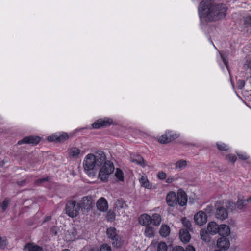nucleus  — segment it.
<instances>
[{"mask_svg": "<svg viewBox=\"0 0 251 251\" xmlns=\"http://www.w3.org/2000/svg\"><path fill=\"white\" fill-rule=\"evenodd\" d=\"M103 164L104 165L99 171V178L105 182L107 181L109 176L113 172L114 167L111 161H106V156L103 151H99L94 153L87 154L84 159L83 166L90 176H94L96 174L95 168Z\"/></svg>", "mask_w": 251, "mask_h": 251, "instance_id": "f257e3e1", "label": "nucleus"}, {"mask_svg": "<svg viewBox=\"0 0 251 251\" xmlns=\"http://www.w3.org/2000/svg\"><path fill=\"white\" fill-rule=\"evenodd\" d=\"M227 7L223 3H216L213 0H203L200 4L198 11L200 18L216 21L226 16Z\"/></svg>", "mask_w": 251, "mask_h": 251, "instance_id": "f03ea898", "label": "nucleus"}, {"mask_svg": "<svg viewBox=\"0 0 251 251\" xmlns=\"http://www.w3.org/2000/svg\"><path fill=\"white\" fill-rule=\"evenodd\" d=\"M80 209V205L75 201H69L66 204V213L70 217H76Z\"/></svg>", "mask_w": 251, "mask_h": 251, "instance_id": "7ed1b4c3", "label": "nucleus"}, {"mask_svg": "<svg viewBox=\"0 0 251 251\" xmlns=\"http://www.w3.org/2000/svg\"><path fill=\"white\" fill-rule=\"evenodd\" d=\"M80 208L84 212L90 211L95 205V200L89 196L83 197L78 202Z\"/></svg>", "mask_w": 251, "mask_h": 251, "instance_id": "20e7f679", "label": "nucleus"}, {"mask_svg": "<svg viewBox=\"0 0 251 251\" xmlns=\"http://www.w3.org/2000/svg\"><path fill=\"white\" fill-rule=\"evenodd\" d=\"M174 204H178L180 206L183 207L186 205L188 201V197L185 192L182 189H178L176 194L174 195Z\"/></svg>", "mask_w": 251, "mask_h": 251, "instance_id": "39448f33", "label": "nucleus"}, {"mask_svg": "<svg viewBox=\"0 0 251 251\" xmlns=\"http://www.w3.org/2000/svg\"><path fill=\"white\" fill-rule=\"evenodd\" d=\"M41 140V138L38 136H28L24 138L23 139L18 142V144L21 145L22 144H29L33 145H36L39 143Z\"/></svg>", "mask_w": 251, "mask_h": 251, "instance_id": "423d86ee", "label": "nucleus"}, {"mask_svg": "<svg viewBox=\"0 0 251 251\" xmlns=\"http://www.w3.org/2000/svg\"><path fill=\"white\" fill-rule=\"evenodd\" d=\"M207 216L206 214L200 211L197 212L194 217V222L199 226H202L207 222Z\"/></svg>", "mask_w": 251, "mask_h": 251, "instance_id": "0eeeda50", "label": "nucleus"}, {"mask_svg": "<svg viewBox=\"0 0 251 251\" xmlns=\"http://www.w3.org/2000/svg\"><path fill=\"white\" fill-rule=\"evenodd\" d=\"M112 123V120L109 118L99 119L92 124L94 128H100V127L106 126Z\"/></svg>", "mask_w": 251, "mask_h": 251, "instance_id": "6e6552de", "label": "nucleus"}, {"mask_svg": "<svg viewBox=\"0 0 251 251\" xmlns=\"http://www.w3.org/2000/svg\"><path fill=\"white\" fill-rule=\"evenodd\" d=\"M215 216L217 219L224 220L228 217V212L224 207L220 206L216 211Z\"/></svg>", "mask_w": 251, "mask_h": 251, "instance_id": "1a4fd4ad", "label": "nucleus"}, {"mask_svg": "<svg viewBox=\"0 0 251 251\" xmlns=\"http://www.w3.org/2000/svg\"><path fill=\"white\" fill-rule=\"evenodd\" d=\"M217 245L221 249L227 250L230 246V242L227 238L221 237L218 239Z\"/></svg>", "mask_w": 251, "mask_h": 251, "instance_id": "9d476101", "label": "nucleus"}, {"mask_svg": "<svg viewBox=\"0 0 251 251\" xmlns=\"http://www.w3.org/2000/svg\"><path fill=\"white\" fill-rule=\"evenodd\" d=\"M218 233L223 237L228 236L230 234V229L226 225H220L219 226Z\"/></svg>", "mask_w": 251, "mask_h": 251, "instance_id": "9b49d317", "label": "nucleus"}, {"mask_svg": "<svg viewBox=\"0 0 251 251\" xmlns=\"http://www.w3.org/2000/svg\"><path fill=\"white\" fill-rule=\"evenodd\" d=\"M97 208L101 211H106L108 209V203L105 198L101 197L96 203Z\"/></svg>", "mask_w": 251, "mask_h": 251, "instance_id": "f8f14e48", "label": "nucleus"}, {"mask_svg": "<svg viewBox=\"0 0 251 251\" xmlns=\"http://www.w3.org/2000/svg\"><path fill=\"white\" fill-rule=\"evenodd\" d=\"M219 226L215 222H210L208 224L207 230L211 235L218 233Z\"/></svg>", "mask_w": 251, "mask_h": 251, "instance_id": "ddd939ff", "label": "nucleus"}, {"mask_svg": "<svg viewBox=\"0 0 251 251\" xmlns=\"http://www.w3.org/2000/svg\"><path fill=\"white\" fill-rule=\"evenodd\" d=\"M151 222V217L147 214H142L139 218V223L143 226H149Z\"/></svg>", "mask_w": 251, "mask_h": 251, "instance_id": "4468645a", "label": "nucleus"}, {"mask_svg": "<svg viewBox=\"0 0 251 251\" xmlns=\"http://www.w3.org/2000/svg\"><path fill=\"white\" fill-rule=\"evenodd\" d=\"M24 250L28 251H44L43 248L34 243H28L24 247Z\"/></svg>", "mask_w": 251, "mask_h": 251, "instance_id": "2eb2a0df", "label": "nucleus"}, {"mask_svg": "<svg viewBox=\"0 0 251 251\" xmlns=\"http://www.w3.org/2000/svg\"><path fill=\"white\" fill-rule=\"evenodd\" d=\"M179 237L181 241L184 243L188 242L190 239V235L187 230L181 229L179 231Z\"/></svg>", "mask_w": 251, "mask_h": 251, "instance_id": "dca6fc26", "label": "nucleus"}, {"mask_svg": "<svg viewBox=\"0 0 251 251\" xmlns=\"http://www.w3.org/2000/svg\"><path fill=\"white\" fill-rule=\"evenodd\" d=\"M80 153V150L76 147H73L68 150L69 156L74 158H77Z\"/></svg>", "mask_w": 251, "mask_h": 251, "instance_id": "f3484780", "label": "nucleus"}, {"mask_svg": "<svg viewBox=\"0 0 251 251\" xmlns=\"http://www.w3.org/2000/svg\"><path fill=\"white\" fill-rule=\"evenodd\" d=\"M171 229L167 225H162L159 230L160 235L162 237H167L170 233Z\"/></svg>", "mask_w": 251, "mask_h": 251, "instance_id": "a211bd4d", "label": "nucleus"}, {"mask_svg": "<svg viewBox=\"0 0 251 251\" xmlns=\"http://www.w3.org/2000/svg\"><path fill=\"white\" fill-rule=\"evenodd\" d=\"M151 222L155 226H158L162 221L161 217L160 214L157 213L153 214L151 217Z\"/></svg>", "mask_w": 251, "mask_h": 251, "instance_id": "6ab92c4d", "label": "nucleus"}, {"mask_svg": "<svg viewBox=\"0 0 251 251\" xmlns=\"http://www.w3.org/2000/svg\"><path fill=\"white\" fill-rule=\"evenodd\" d=\"M155 230L154 228L151 226H147L145 229V235L146 237L149 238L152 237L154 236Z\"/></svg>", "mask_w": 251, "mask_h": 251, "instance_id": "aec40b11", "label": "nucleus"}, {"mask_svg": "<svg viewBox=\"0 0 251 251\" xmlns=\"http://www.w3.org/2000/svg\"><path fill=\"white\" fill-rule=\"evenodd\" d=\"M131 161L140 165H143L144 163V159L140 155H132L131 156Z\"/></svg>", "mask_w": 251, "mask_h": 251, "instance_id": "412c9836", "label": "nucleus"}, {"mask_svg": "<svg viewBox=\"0 0 251 251\" xmlns=\"http://www.w3.org/2000/svg\"><path fill=\"white\" fill-rule=\"evenodd\" d=\"M187 166V161L184 160H179L175 164V168L177 171H181L185 169Z\"/></svg>", "mask_w": 251, "mask_h": 251, "instance_id": "4be33fe9", "label": "nucleus"}, {"mask_svg": "<svg viewBox=\"0 0 251 251\" xmlns=\"http://www.w3.org/2000/svg\"><path fill=\"white\" fill-rule=\"evenodd\" d=\"M246 202L243 198L239 197L236 203V207L239 209H244L247 207Z\"/></svg>", "mask_w": 251, "mask_h": 251, "instance_id": "5701e85b", "label": "nucleus"}, {"mask_svg": "<svg viewBox=\"0 0 251 251\" xmlns=\"http://www.w3.org/2000/svg\"><path fill=\"white\" fill-rule=\"evenodd\" d=\"M111 242L113 246L116 248H120L123 244V241L119 235L113 239Z\"/></svg>", "mask_w": 251, "mask_h": 251, "instance_id": "b1692460", "label": "nucleus"}, {"mask_svg": "<svg viewBox=\"0 0 251 251\" xmlns=\"http://www.w3.org/2000/svg\"><path fill=\"white\" fill-rule=\"evenodd\" d=\"M200 235L202 240L208 242L210 240V237L208 233V231L204 229H202L200 232Z\"/></svg>", "mask_w": 251, "mask_h": 251, "instance_id": "393cba45", "label": "nucleus"}, {"mask_svg": "<svg viewBox=\"0 0 251 251\" xmlns=\"http://www.w3.org/2000/svg\"><path fill=\"white\" fill-rule=\"evenodd\" d=\"M107 234L111 240L118 235L116 233V229L113 227H110L107 229Z\"/></svg>", "mask_w": 251, "mask_h": 251, "instance_id": "a878e982", "label": "nucleus"}, {"mask_svg": "<svg viewBox=\"0 0 251 251\" xmlns=\"http://www.w3.org/2000/svg\"><path fill=\"white\" fill-rule=\"evenodd\" d=\"M115 207L118 209H124L127 207V205L124 201L122 199H118L115 203Z\"/></svg>", "mask_w": 251, "mask_h": 251, "instance_id": "bb28decb", "label": "nucleus"}, {"mask_svg": "<svg viewBox=\"0 0 251 251\" xmlns=\"http://www.w3.org/2000/svg\"><path fill=\"white\" fill-rule=\"evenodd\" d=\"M171 136H170L169 137L167 134H164L159 137V138L158 139V141L160 143L166 144L171 141Z\"/></svg>", "mask_w": 251, "mask_h": 251, "instance_id": "cd10ccee", "label": "nucleus"}, {"mask_svg": "<svg viewBox=\"0 0 251 251\" xmlns=\"http://www.w3.org/2000/svg\"><path fill=\"white\" fill-rule=\"evenodd\" d=\"M115 176L116 177L119 179V180H120V181L124 180L123 173L120 169H119V168L116 169Z\"/></svg>", "mask_w": 251, "mask_h": 251, "instance_id": "c85d7f7f", "label": "nucleus"}, {"mask_svg": "<svg viewBox=\"0 0 251 251\" xmlns=\"http://www.w3.org/2000/svg\"><path fill=\"white\" fill-rule=\"evenodd\" d=\"M166 202L169 206H173V192L170 191L166 196Z\"/></svg>", "mask_w": 251, "mask_h": 251, "instance_id": "c756f323", "label": "nucleus"}, {"mask_svg": "<svg viewBox=\"0 0 251 251\" xmlns=\"http://www.w3.org/2000/svg\"><path fill=\"white\" fill-rule=\"evenodd\" d=\"M181 222L183 225L187 227L188 229H190L191 227V222L186 218L184 217L181 219Z\"/></svg>", "mask_w": 251, "mask_h": 251, "instance_id": "7c9ffc66", "label": "nucleus"}, {"mask_svg": "<svg viewBox=\"0 0 251 251\" xmlns=\"http://www.w3.org/2000/svg\"><path fill=\"white\" fill-rule=\"evenodd\" d=\"M141 184V186L145 187V188H148L149 186V182L148 180V179L142 176L141 178L139 180Z\"/></svg>", "mask_w": 251, "mask_h": 251, "instance_id": "2f4dec72", "label": "nucleus"}, {"mask_svg": "<svg viewBox=\"0 0 251 251\" xmlns=\"http://www.w3.org/2000/svg\"><path fill=\"white\" fill-rule=\"evenodd\" d=\"M167 246L165 242L159 243L157 246V251H167Z\"/></svg>", "mask_w": 251, "mask_h": 251, "instance_id": "473e14b6", "label": "nucleus"}, {"mask_svg": "<svg viewBox=\"0 0 251 251\" xmlns=\"http://www.w3.org/2000/svg\"><path fill=\"white\" fill-rule=\"evenodd\" d=\"M237 155L242 160H246L250 158L249 155L245 152H237Z\"/></svg>", "mask_w": 251, "mask_h": 251, "instance_id": "72a5a7b5", "label": "nucleus"}, {"mask_svg": "<svg viewBox=\"0 0 251 251\" xmlns=\"http://www.w3.org/2000/svg\"><path fill=\"white\" fill-rule=\"evenodd\" d=\"M226 160L232 163L233 164L236 161L237 158L236 156L232 154L227 155L226 157Z\"/></svg>", "mask_w": 251, "mask_h": 251, "instance_id": "f704fd0d", "label": "nucleus"}, {"mask_svg": "<svg viewBox=\"0 0 251 251\" xmlns=\"http://www.w3.org/2000/svg\"><path fill=\"white\" fill-rule=\"evenodd\" d=\"M218 149L220 151H227L228 149V146L224 143H217Z\"/></svg>", "mask_w": 251, "mask_h": 251, "instance_id": "c9c22d12", "label": "nucleus"}, {"mask_svg": "<svg viewBox=\"0 0 251 251\" xmlns=\"http://www.w3.org/2000/svg\"><path fill=\"white\" fill-rule=\"evenodd\" d=\"M115 214L113 212L109 211L107 213L106 218L108 221H112L114 220Z\"/></svg>", "mask_w": 251, "mask_h": 251, "instance_id": "e433bc0d", "label": "nucleus"}, {"mask_svg": "<svg viewBox=\"0 0 251 251\" xmlns=\"http://www.w3.org/2000/svg\"><path fill=\"white\" fill-rule=\"evenodd\" d=\"M99 251H111V249L107 244H104L101 246Z\"/></svg>", "mask_w": 251, "mask_h": 251, "instance_id": "4c0bfd02", "label": "nucleus"}, {"mask_svg": "<svg viewBox=\"0 0 251 251\" xmlns=\"http://www.w3.org/2000/svg\"><path fill=\"white\" fill-rule=\"evenodd\" d=\"M9 203V200L8 199H5L2 204V209L5 211L8 207Z\"/></svg>", "mask_w": 251, "mask_h": 251, "instance_id": "58836bf2", "label": "nucleus"}, {"mask_svg": "<svg viewBox=\"0 0 251 251\" xmlns=\"http://www.w3.org/2000/svg\"><path fill=\"white\" fill-rule=\"evenodd\" d=\"M58 141L62 142L68 139L69 136L67 133H63L60 136L58 137Z\"/></svg>", "mask_w": 251, "mask_h": 251, "instance_id": "ea45409f", "label": "nucleus"}, {"mask_svg": "<svg viewBox=\"0 0 251 251\" xmlns=\"http://www.w3.org/2000/svg\"><path fill=\"white\" fill-rule=\"evenodd\" d=\"M244 23L249 26H251V16H247L244 20Z\"/></svg>", "mask_w": 251, "mask_h": 251, "instance_id": "a19ab883", "label": "nucleus"}, {"mask_svg": "<svg viewBox=\"0 0 251 251\" xmlns=\"http://www.w3.org/2000/svg\"><path fill=\"white\" fill-rule=\"evenodd\" d=\"M7 246L6 242L0 236V249H4Z\"/></svg>", "mask_w": 251, "mask_h": 251, "instance_id": "79ce46f5", "label": "nucleus"}, {"mask_svg": "<svg viewBox=\"0 0 251 251\" xmlns=\"http://www.w3.org/2000/svg\"><path fill=\"white\" fill-rule=\"evenodd\" d=\"M158 177L159 179L163 180L164 179L166 176V174L163 172H159L158 173Z\"/></svg>", "mask_w": 251, "mask_h": 251, "instance_id": "37998d69", "label": "nucleus"}, {"mask_svg": "<svg viewBox=\"0 0 251 251\" xmlns=\"http://www.w3.org/2000/svg\"><path fill=\"white\" fill-rule=\"evenodd\" d=\"M49 178L48 177H45L43 178L38 179L36 181L35 183L36 184L43 183L45 181H48L49 180Z\"/></svg>", "mask_w": 251, "mask_h": 251, "instance_id": "c03bdc74", "label": "nucleus"}, {"mask_svg": "<svg viewBox=\"0 0 251 251\" xmlns=\"http://www.w3.org/2000/svg\"><path fill=\"white\" fill-rule=\"evenodd\" d=\"M238 87L239 89H242L245 85V82L244 80H239L237 82Z\"/></svg>", "mask_w": 251, "mask_h": 251, "instance_id": "a18cd8bd", "label": "nucleus"}, {"mask_svg": "<svg viewBox=\"0 0 251 251\" xmlns=\"http://www.w3.org/2000/svg\"><path fill=\"white\" fill-rule=\"evenodd\" d=\"M48 140L49 141H58V138L56 137V136H49L48 137Z\"/></svg>", "mask_w": 251, "mask_h": 251, "instance_id": "49530a36", "label": "nucleus"}, {"mask_svg": "<svg viewBox=\"0 0 251 251\" xmlns=\"http://www.w3.org/2000/svg\"><path fill=\"white\" fill-rule=\"evenodd\" d=\"M174 251H185L183 248L181 246H176L175 248H174Z\"/></svg>", "mask_w": 251, "mask_h": 251, "instance_id": "de8ad7c7", "label": "nucleus"}, {"mask_svg": "<svg viewBox=\"0 0 251 251\" xmlns=\"http://www.w3.org/2000/svg\"><path fill=\"white\" fill-rule=\"evenodd\" d=\"M185 251H195V250L193 246L189 245L186 248Z\"/></svg>", "mask_w": 251, "mask_h": 251, "instance_id": "09e8293b", "label": "nucleus"}, {"mask_svg": "<svg viewBox=\"0 0 251 251\" xmlns=\"http://www.w3.org/2000/svg\"><path fill=\"white\" fill-rule=\"evenodd\" d=\"M25 182H26V180L25 179H24V180H23L22 181L17 182V184H18V185H19L20 186H23L24 185H25Z\"/></svg>", "mask_w": 251, "mask_h": 251, "instance_id": "8fccbe9b", "label": "nucleus"}, {"mask_svg": "<svg viewBox=\"0 0 251 251\" xmlns=\"http://www.w3.org/2000/svg\"><path fill=\"white\" fill-rule=\"evenodd\" d=\"M221 58H222V60H223V61L224 62V63L225 64V65L226 66V67H227V61H226V60L224 58L222 54H221Z\"/></svg>", "mask_w": 251, "mask_h": 251, "instance_id": "3c124183", "label": "nucleus"}, {"mask_svg": "<svg viewBox=\"0 0 251 251\" xmlns=\"http://www.w3.org/2000/svg\"><path fill=\"white\" fill-rule=\"evenodd\" d=\"M173 181V178H168L166 180L167 183H170Z\"/></svg>", "mask_w": 251, "mask_h": 251, "instance_id": "603ef678", "label": "nucleus"}, {"mask_svg": "<svg viewBox=\"0 0 251 251\" xmlns=\"http://www.w3.org/2000/svg\"><path fill=\"white\" fill-rule=\"evenodd\" d=\"M246 201L251 203V196L246 200Z\"/></svg>", "mask_w": 251, "mask_h": 251, "instance_id": "864d4df0", "label": "nucleus"}, {"mask_svg": "<svg viewBox=\"0 0 251 251\" xmlns=\"http://www.w3.org/2000/svg\"><path fill=\"white\" fill-rule=\"evenodd\" d=\"M61 251H70V250H69L68 249H65L62 250Z\"/></svg>", "mask_w": 251, "mask_h": 251, "instance_id": "5fc2aeb1", "label": "nucleus"}, {"mask_svg": "<svg viewBox=\"0 0 251 251\" xmlns=\"http://www.w3.org/2000/svg\"><path fill=\"white\" fill-rule=\"evenodd\" d=\"M50 219V217H48L47 220Z\"/></svg>", "mask_w": 251, "mask_h": 251, "instance_id": "6e6d98bb", "label": "nucleus"}, {"mask_svg": "<svg viewBox=\"0 0 251 251\" xmlns=\"http://www.w3.org/2000/svg\"><path fill=\"white\" fill-rule=\"evenodd\" d=\"M221 251V250H215V251Z\"/></svg>", "mask_w": 251, "mask_h": 251, "instance_id": "4d7b16f0", "label": "nucleus"}, {"mask_svg": "<svg viewBox=\"0 0 251 251\" xmlns=\"http://www.w3.org/2000/svg\"><path fill=\"white\" fill-rule=\"evenodd\" d=\"M211 206H208L207 207V208H211Z\"/></svg>", "mask_w": 251, "mask_h": 251, "instance_id": "13d9d810", "label": "nucleus"}, {"mask_svg": "<svg viewBox=\"0 0 251 251\" xmlns=\"http://www.w3.org/2000/svg\"><path fill=\"white\" fill-rule=\"evenodd\" d=\"M56 234H57V232H54V235H56Z\"/></svg>", "mask_w": 251, "mask_h": 251, "instance_id": "bf43d9fd", "label": "nucleus"}, {"mask_svg": "<svg viewBox=\"0 0 251 251\" xmlns=\"http://www.w3.org/2000/svg\"><path fill=\"white\" fill-rule=\"evenodd\" d=\"M96 251H98V250H96Z\"/></svg>", "mask_w": 251, "mask_h": 251, "instance_id": "052dcab7", "label": "nucleus"}]
</instances>
